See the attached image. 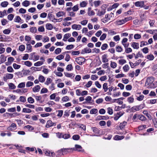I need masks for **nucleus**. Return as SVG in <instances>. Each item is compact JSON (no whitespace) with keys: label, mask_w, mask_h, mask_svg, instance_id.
I'll return each mask as SVG.
<instances>
[{"label":"nucleus","mask_w":157,"mask_h":157,"mask_svg":"<svg viewBox=\"0 0 157 157\" xmlns=\"http://www.w3.org/2000/svg\"><path fill=\"white\" fill-rule=\"evenodd\" d=\"M13 67L15 69H18L21 67V66L16 64L15 63H14L13 64Z\"/></svg>","instance_id":"obj_48"},{"label":"nucleus","mask_w":157,"mask_h":157,"mask_svg":"<svg viewBox=\"0 0 157 157\" xmlns=\"http://www.w3.org/2000/svg\"><path fill=\"white\" fill-rule=\"evenodd\" d=\"M38 31L40 32H43L44 31V28L43 26H40L38 29Z\"/></svg>","instance_id":"obj_55"},{"label":"nucleus","mask_w":157,"mask_h":157,"mask_svg":"<svg viewBox=\"0 0 157 157\" xmlns=\"http://www.w3.org/2000/svg\"><path fill=\"white\" fill-rule=\"evenodd\" d=\"M25 48V47L24 45H21L19 46V51L22 52L24 51Z\"/></svg>","instance_id":"obj_45"},{"label":"nucleus","mask_w":157,"mask_h":157,"mask_svg":"<svg viewBox=\"0 0 157 157\" xmlns=\"http://www.w3.org/2000/svg\"><path fill=\"white\" fill-rule=\"evenodd\" d=\"M85 59L84 58L81 57L76 58L75 59V61L77 63L81 65L82 64L83 62H84V61H83V60Z\"/></svg>","instance_id":"obj_5"},{"label":"nucleus","mask_w":157,"mask_h":157,"mask_svg":"<svg viewBox=\"0 0 157 157\" xmlns=\"http://www.w3.org/2000/svg\"><path fill=\"white\" fill-rule=\"evenodd\" d=\"M69 150H71V148H63L59 151H58L60 153H62V154L63 155L68 152Z\"/></svg>","instance_id":"obj_4"},{"label":"nucleus","mask_w":157,"mask_h":157,"mask_svg":"<svg viewBox=\"0 0 157 157\" xmlns=\"http://www.w3.org/2000/svg\"><path fill=\"white\" fill-rule=\"evenodd\" d=\"M139 44L138 43L133 42L131 46L134 49H138L139 48Z\"/></svg>","instance_id":"obj_14"},{"label":"nucleus","mask_w":157,"mask_h":157,"mask_svg":"<svg viewBox=\"0 0 157 157\" xmlns=\"http://www.w3.org/2000/svg\"><path fill=\"white\" fill-rule=\"evenodd\" d=\"M34 71H40L41 70V68L39 67H33L31 68Z\"/></svg>","instance_id":"obj_51"},{"label":"nucleus","mask_w":157,"mask_h":157,"mask_svg":"<svg viewBox=\"0 0 157 157\" xmlns=\"http://www.w3.org/2000/svg\"><path fill=\"white\" fill-rule=\"evenodd\" d=\"M22 112L23 113H29L32 112V110L29 109L24 108L22 109Z\"/></svg>","instance_id":"obj_21"},{"label":"nucleus","mask_w":157,"mask_h":157,"mask_svg":"<svg viewBox=\"0 0 157 157\" xmlns=\"http://www.w3.org/2000/svg\"><path fill=\"white\" fill-rule=\"evenodd\" d=\"M132 51V49L130 48H127L125 49V52L126 53H129Z\"/></svg>","instance_id":"obj_56"},{"label":"nucleus","mask_w":157,"mask_h":157,"mask_svg":"<svg viewBox=\"0 0 157 157\" xmlns=\"http://www.w3.org/2000/svg\"><path fill=\"white\" fill-rule=\"evenodd\" d=\"M124 136H123L116 135L114 137V140H119L123 139L124 138Z\"/></svg>","instance_id":"obj_19"},{"label":"nucleus","mask_w":157,"mask_h":157,"mask_svg":"<svg viewBox=\"0 0 157 157\" xmlns=\"http://www.w3.org/2000/svg\"><path fill=\"white\" fill-rule=\"evenodd\" d=\"M61 49L60 48H58L55 50V53L56 54H58L61 52Z\"/></svg>","instance_id":"obj_52"},{"label":"nucleus","mask_w":157,"mask_h":157,"mask_svg":"<svg viewBox=\"0 0 157 157\" xmlns=\"http://www.w3.org/2000/svg\"><path fill=\"white\" fill-rule=\"evenodd\" d=\"M135 5L136 6L140 7H143L144 5V2L143 1L142 2H136L135 3Z\"/></svg>","instance_id":"obj_7"},{"label":"nucleus","mask_w":157,"mask_h":157,"mask_svg":"<svg viewBox=\"0 0 157 157\" xmlns=\"http://www.w3.org/2000/svg\"><path fill=\"white\" fill-rule=\"evenodd\" d=\"M101 1H95L93 3L95 6V7H96L99 6L100 4H101Z\"/></svg>","instance_id":"obj_28"},{"label":"nucleus","mask_w":157,"mask_h":157,"mask_svg":"<svg viewBox=\"0 0 157 157\" xmlns=\"http://www.w3.org/2000/svg\"><path fill=\"white\" fill-rule=\"evenodd\" d=\"M26 49L29 52L32 51V46H31L30 44H27Z\"/></svg>","instance_id":"obj_40"},{"label":"nucleus","mask_w":157,"mask_h":157,"mask_svg":"<svg viewBox=\"0 0 157 157\" xmlns=\"http://www.w3.org/2000/svg\"><path fill=\"white\" fill-rule=\"evenodd\" d=\"M14 59L12 57H9L8 59V62L6 63V65H10L12 62L13 61Z\"/></svg>","instance_id":"obj_9"},{"label":"nucleus","mask_w":157,"mask_h":157,"mask_svg":"<svg viewBox=\"0 0 157 157\" xmlns=\"http://www.w3.org/2000/svg\"><path fill=\"white\" fill-rule=\"evenodd\" d=\"M108 47V46L107 44H104L102 45L101 48L102 50H104L107 48Z\"/></svg>","instance_id":"obj_36"},{"label":"nucleus","mask_w":157,"mask_h":157,"mask_svg":"<svg viewBox=\"0 0 157 157\" xmlns=\"http://www.w3.org/2000/svg\"><path fill=\"white\" fill-rule=\"evenodd\" d=\"M105 9H102L101 11H98L97 13V15L98 16H101L104 14L105 13Z\"/></svg>","instance_id":"obj_16"},{"label":"nucleus","mask_w":157,"mask_h":157,"mask_svg":"<svg viewBox=\"0 0 157 157\" xmlns=\"http://www.w3.org/2000/svg\"><path fill=\"white\" fill-rule=\"evenodd\" d=\"M65 14V13L63 11H60L56 13V15L58 17L63 16Z\"/></svg>","instance_id":"obj_24"},{"label":"nucleus","mask_w":157,"mask_h":157,"mask_svg":"<svg viewBox=\"0 0 157 157\" xmlns=\"http://www.w3.org/2000/svg\"><path fill=\"white\" fill-rule=\"evenodd\" d=\"M28 102L32 104L34 102V99L32 97H29L27 99Z\"/></svg>","instance_id":"obj_34"},{"label":"nucleus","mask_w":157,"mask_h":157,"mask_svg":"<svg viewBox=\"0 0 157 157\" xmlns=\"http://www.w3.org/2000/svg\"><path fill=\"white\" fill-rule=\"evenodd\" d=\"M116 51L118 52H121L123 50V49L121 47L118 45L116 46Z\"/></svg>","instance_id":"obj_22"},{"label":"nucleus","mask_w":157,"mask_h":157,"mask_svg":"<svg viewBox=\"0 0 157 157\" xmlns=\"http://www.w3.org/2000/svg\"><path fill=\"white\" fill-rule=\"evenodd\" d=\"M67 70L68 71H71L73 69V67L71 64H68L67 65L66 68Z\"/></svg>","instance_id":"obj_37"},{"label":"nucleus","mask_w":157,"mask_h":157,"mask_svg":"<svg viewBox=\"0 0 157 157\" xmlns=\"http://www.w3.org/2000/svg\"><path fill=\"white\" fill-rule=\"evenodd\" d=\"M11 30L9 29H7L3 31V33L4 34H8L10 32Z\"/></svg>","instance_id":"obj_58"},{"label":"nucleus","mask_w":157,"mask_h":157,"mask_svg":"<svg viewBox=\"0 0 157 157\" xmlns=\"http://www.w3.org/2000/svg\"><path fill=\"white\" fill-rule=\"evenodd\" d=\"M17 128V126L14 123H12L10 126L7 129L11 131L15 130Z\"/></svg>","instance_id":"obj_6"},{"label":"nucleus","mask_w":157,"mask_h":157,"mask_svg":"<svg viewBox=\"0 0 157 157\" xmlns=\"http://www.w3.org/2000/svg\"><path fill=\"white\" fill-rule=\"evenodd\" d=\"M22 4L23 6L27 7L29 5V2L28 1L25 0L22 3Z\"/></svg>","instance_id":"obj_31"},{"label":"nucleus","mask_w":157,"mask_h":157,"mask_svg":"<svg viewBox=\"0 0 157 157\" xmlns=\"http://www.w3.org/2000/svg\"><path fill=\"white\" fill-rule=\"evenodd\" d=\"M43 62L42 61H38L34 63V65L35 66H39L42 65Z\"/></svg>","instance_id":"obj_49"},{"label":"nucleus","mask_w":157,"mask_h":157,"mask_svg":"<svg viewBox=\"0 0 157 157\" xmlns=\"http://www.w3.org/2000/svg\"><path fill=\"white\" fill-rule=\"evenodd\" d=\"M33 85V82L29 81L26 83V86L27 87H29L32 86Z\"/></svg>","instance_id":"obj_63"},{"label":"nucleus","mask_w":157,"mask_h":157,"mask_svg":"<svg viewBox=\"0 0 157 157\" xmlns=\"http://www.w3.org/2000/svg\"><path fill=\"white\" fill-rule=\"evenodd\" d=\"M91 50L90 48H86L82 49V54H85L87 53H91Z\"/></svg>","instance_id":"obj_8"},{"label":"nucleus","mask_w":157,"mask_h":157,"mask_svg":"<svg viewBox=\"0 0 157 157\" xmlns=\"http://www.w3.org/2000/svg\"><path fill=\"white\" fill-rule=\"evenodd\" d=\"M82 147L79 145L78 144H75V148H71V150H75V151H77L79 152L82 151V152H83L84 151V150L82 149Z\"/></svg>","instance_id":"obj_2"},{"label":"nucleus","mask_w":157,"mask_h":157,"mask_svg":"<svg viewBox=\"0 0 157 157\" xmlns=\"http://www.w3.org/2000/svg\"><path fill=\"white\" fill-rule=\"evenodd\" d=\"M107 54H105L102 56V61L103 63H106L108 61V59H107Z\"/></svg>","instance_id":"obj_15"},{"label":"nucleus","mask_w":157,"mask_h":157,"mask_svg":"<svg viewBox=\"0 0 157 157\" xmlns=\"http://www.w3.org/2000/svg\"><path fill=\"white\" fill-rule=\"evenodd\" d=\"M20 100L21 102H25L26 101V98L25 96H20Z\"/></svg>","instance_id":"obj_44"},{"label":"nucleus","mask_w":157,"mask_h":157,"mask_svg":"<svg viewBox=\"0 0 157 157\" xmlns=\"http://www.w3.org/2000/svg\"><path fill=\"white\" fill-rule=\"evenodd\" d=\"M46 155L48 156H53V155L54 154L53 152H50L49 151H47L45 153Z\"/></svg>","instance_id":"obj_42"},{"label":"nucleus","mask_w":157,"mask_h":157,"mask_svg":"<svg viewBox=\"0 0 157 157\" xmlns=\"http://www.w3.org/2000/svg\"><path fill=\"white\" fill-rule=\"evenodd\" d=\"M21 20V17L18 16H16L14 19V21L15 22L19 23Z\"/></svg>","instance_id":"obj_29"},{"label":"nucleus","mask_w":157,"mask_h":157,"mask_svg":"<svg viewBox=\"0 0 157 157\" xmlns=\"http://www.w3.org/2000/svg\"><path fill=\"white\" fill-rule=\"evenodd\" d=\"M138 118L140 120L143 121H145L146 120V117L142 115L139 116Z\"/></svg>","instance_id":"obj_32"},{"label":"nucleus","mask_w":157,"mask_h":157,"mask_svg":"<svg viewBox=\"0 0 157 157\" xmlns=\"http://www.w3.org/2000/svg\"><path fill=\"white\" fill-rule=\"evenodd\" d=\"M8 3L7 2L4 1L1 3V6L3 7H6L8 5Z\"/></svg>","instance_id":"obj_38"},{"label":"nucleus","mask_w":157,"mask_h":157,"mask_svg":"<svg viewBox=\"0 0 157 157\" xmlns=\"http://www.w3.org/2000/svg\"><path fill=\"white\" fill-rule=\"evenodd\" d=\"M108 113L110 115H112L113 113V110L110 107L107 108Z\"/></svg>","instance_id":"obj_54"},{"label":"nucleus","mask_w":157,"mask_h":157,"mask_svg":"<svg viewBox=\"0 0 157 157\" xmlns=\"http://www.w3.org/2000/svg\"><path fill=\"white\" fill-rule=\"evenodd\" d=\"M6 14V10H3V12L2 11L0 12V17H2L5 15V14Z\"/></svg>","instance_id":"obj_57"},{"label":"nucleus","mask_w":157,"mask_h":157,"mask_svg":"<svg viewBox=\"0 0 157 157\" xmlns=\"http://www.w3.org/2000/svg\"><path fill=\"white\" fill-rule=\"evenodd\" d=\"M74 46L73 45H68L66 47V49L67 50H70L71 49L73 48H74Z\"/></svg>","instance_id":"obj_61"},{"label":"nucleus","mask_w":157,"mask_h":157,"mask_svg":"<svg viewBox=\"0 0 157 157\" xmlns=\"http://www.w3.org/2000/svg\"><path fill=\"white\" fill-rule=\"evenodd\" d=\"M6 57H5L4 55H1L0 56L1 61V63H3L6 61Z\"/></svg>","instance_id":"obj_23"},{"label":"nucleus","mask_w":157,"mask_h":157,"mask_svg":"<svg viewBox=\"0 0 157 157\" xmlns=\"http://www.w3.org/2000/svg\"><path fill=\"white\" fill-rule=\"evenodd\" d=\"M98 112V110L96 109H93L91 110L90 113L91 114H96Z\"/></svg>","instance_id":"obj_43"},{"label":"nucleus","mask_w":157,"mask_h":157,"mask_svg":"<svg viewBox=\"0 0 157 157\" xmlns=\"http://www.w3.org/2000/svg\"><path fill=\"white\" fill-rule=\"evenodd\" d=\"M9 89L10 90H13L16 88V86L12 83H10L8 84Z\"/></svg>","instance_id":"obj_18"},{"label":"nucleus","mask_w":157,"mask_h":157,"mask_svg":"<svg viewBox=\"0 0 157 157\" xmlns=\"http://www.w3.org/2000/svg\"><path fill=\"white\" fill-rule=\"evenodd\" d=\"M154 78L153 77H148L146 79L145 84V86L147 87L148 88H150L151 86L150 85L153 83L154 81Z\"/></svg>","instance_id":"obj_1"},{"label":"nucleus","mask_w":157,"mask_h":157,"mask_svg":"<svg viewBox=\"0 0 157 157\" xmlns=\"http://www.w3.org/2000/svg\"><path fill=\"white\" fill-rule=\"evenodd\" d=\"M14 17V15L13 14H10L8 16V19L10 21H12Z\"/></svg>","instance_id":"obj_62"},{"label":"nucleus","mask_w":157,"mask_h":157,"mask_svg":"<svg viewBox=\"0 0 157 157\" xmlns=\"http://www.w3.org/2000/svg\"><path fill=\"white\" fill-rule=\"evenodd\" d=\"M73 139L74 140H78L80 138V136L78 135H75L72 137Z\"/></svg>","instance_id":"obj_41"},{"label":"nucleus","mask_w":157,"mask_h":157,"mask_svg":"<svg viewBox=\"0 0 157 157\" xmlns=\"http://www.w3.org/2000/svg\"><path fill=\"white\" fill-rule=\"evenodd\" d=\"M110 66L112 68H114L117 67V64L115 62H111L110 64Z\"/></svg>","instance_id":"obj_53"},{"label":"nucleus","mask_w":157,"mask_h":157,"mask_svg":"<svg viewBox=\"0 0 157 157\" xmlns=\"http://www.w3.org/2000/svg\"><path fill=\"white\" fill-rule=\"evenodd\" d=\"M25 86V82H22L19 83L18 86L17 87L18 88H24Z\"/></svg>","instance_id":"obj_30"},{"label":"nucleus","mask_w":157,"mask_h":157,"mask_svg":"<svg viewBox=\"0 0 157 157\" xmlns=\"http://www.w3.org/2000/svg\"><path fill=\"white\" fill-rule=\"evenodd\" d=\"M72 28L73 29L79 30L81 28V26L80 25L74 24L72 25Z\"/></svg>","instance_id":"obj_10"},{"label":"nucleus","mask_w":157,"mask_h":157,"mask_svg":"<svg viewBox=\"0 0 157 157\" xmlns=\"http://www.w3.org/2000/svg\"><path fill=\"white\" fill-rule=\"evenodd\" d=\"M106 34L105 33H103L100 37V40H104L106 37Z\"/></svg>","instance_id":"obj_50"},{"label":"nucleus","mask_w":157,"mask_h":157,"mask_svg":"<svg viewBox=\"0 0 157 157\" xmlns=\"http://www.w3.org/2000/svg\"><path fill=\"white\" fill-rule=\"evenodd\" d=\"M30 31L32 33H36L37 31L36 28L35 27H31L30 29Z\"/></svg>","instance_id":"obj_26"},{"label":"nucleus","mask_w":157,"mask_h":157,"mask_svg":"<svg viewBox=\"0 0 157 157\" xmlns=\"http://www.w3.org/2000/svg\"><path fill=\"white\" fill-rule=\"evenodd\" d=\"M39 80L41 82H43L45 81V78L43 76L40 75L39 77Z\"/></svg>","instance_id":"obj_46"},{"label":"nucleus","mask_w":157,"mask_h":157,"mask_svg":"<svg viewBox=\"0 0 157 157\" xmlns=\"http://www.w3.org/2000/svg\"><path fill=\"white\" fill-rule=\"evenodd\" d=\"M147 59L149 60H152L154 59V57L153 55L152 54H150L149 55H147Z\"/></svg>","instance_id":"obj_35"},{"label":"nucleus","mask_w":157,"mask_h":157,"mask_svg":"<svg viewBox=\"0 0 157 157\" xmlns=\"http://www.w3.org/2000/svg\"><path fill=\"white\" fill-rule=\"evenodd\" d=\"M52 81V80L50 78H48L46 82H45V84L48 85L49 84L51 83Z\"/></svg>","instance_id":"obj_39"},{"label":"nucleus","mask_w":157,"mask_h":157,"mask_svg":"<svg viewBox=\"0 0 157 157\" xmlns=\"http://www.w3.org/2000/svg\"><path fill=\"white\" fill-rule=\"evenodd\" d=\"M54 16L51 13H49L48 14V18H49V19L52 20L54 18Z\"/></svg>","instance_id":"obj_47"},{"label":"nucleus","mask_w":157,"mask_h":157,"mask_svg":"<svg viewBox=\"0 0 157 157\" xmlns=\"http://www.w3.org/2000/svg\"><path fill=\"white\" fill-rule=\"evenodd\" d=\"M143 113L146 115L147 117L149 119L151 120V117L150 113H148L147 112L146 110H144L143 112Z\"/></svg>","instance_id":"obj_17"},{"label":"nucleus","mask_w":157,"mask_h":157,"mask_svg":"<svg viewBox=\"0 0 157 157\" xmlns=\"http://www.w3.org/2000/svg\"><path fill=\"white\" fill-rule=\"evenodd\" d=\"M108 84L106 82H105L104 83L103 85V88L104 90V91L105 92H106L108 90Z\"/></svg>","instance_id":"obj_20"},{"label":"nucleus","mask_w":157,"mask_h":157,"mask_svg":"<svg viewBox=\"0 0 157 157\" xmlns=\"http://www.w3.org/2000/svg\"><path fill=\"white\" fill-rule=\"evenodd\" d=\"M13 76V74L7 73L6 74L5 76L3 77V79L4 81L6 82L7 79L12 78Z\"/></svg>","instance_id":"obj_3"},{"label":"nucleus","mask_w":157,"mask_h":157,"mask_svg":"<svg viewBox=\"0 0 157 157\" xmlns=\"http://www.w3.org/2000/svg\"><path fill=\"white\" fill-rule=\"evenodd\" d=\"M24 64L29 67H30L32 65V63L29 61L24 62Z\"/></svg>","instance_id":"obj_27"},{"label":"nucleus","mask_w":157,"mask_h":157,"mask_svg":"<svg viewBox=\"0 0 157 157\" xmlns=\"http://www.w3.org/2000/svg\"><path fill=\"white\" fill-rule=\"evenodd\" d=\"M123 69L125 72H127L129 69V67L128 65L126 64L123 67Z\"/></svg>","instance_id":"obj_33"},{"label":"nucleus","mask_w":157,"mask_h":157,"mask_svg":"<svg viewBox=\"0 0 157 157\" xmlns=\"http://www.w3.org/2000/svg\"><path fill=\"white\" fill-rule=\"evenodd\" d=\"M46 29H47L50 30L52 29L53 26L50 23H47L46 24Z\"/></svg>","instance_id":"obj_25"},{"label":"nucleus","mask_w":157,"mask_h":157,"mask_svg":"<svg viewBox=\"0 0 157 157\" xmlns=\"http://www.w3.org/2000/svg\"><path fill=\"white\" fill-rule=\"evenodd\" d=\"M109 117L107 116H98L97 117V119L99 120H107L109 119Z\"/></svg>","instance_id":"obj_12"},{"label":"nucleus","mask_w":157,"mask_h":157,"mask_svg":"<svg viewBox=\"0 0 157 157\" xmlns=\"http://www.w3.org/2000/svg\"><path fill=\"white\" fill-rule=\"evenodd\" d=\"M98 78V77L96 75H92L91 76V78L93 80H95Z\"/></svg>","instance_id":"obj_64"},{"label":"nucleus","mask_w":157,"mask_h":157,"mask_svg":"<svg viewBox=\"0 0 157 157\" xmlns=\"http://www.w3.org/2000/svg\"><path fill=\"white\" fill-rule=\"evenodd\" d=\"M95 84L97 87L98 88H101V85L99 83V82L98 81H96L95 82Z\"/></svg>","instance_id":"obj_60"},{"label":"nucleus","mask_w":157,"mask_h":157,"mask_svg":"<svg viewBox=\"0 0 157 157\" xmlns=\"http://www.w3.org/2000/svg\"><path fill=\"white\" fill-rule=\"evenodd\" d=\"M53 125H55V124H53L52 121H51L49 120L47 122L46 127L47 128H49Z\"/></svg>","instance_id":"obj_13"},{"label":"nucleus","mask_w":157,"mask_h":157,"mask_svg":"<svg viewBox=\"0 0 157 157\" xmlns=\"http://www.w3.org/2000/svg\"><path fill=\"white\" fill-rule=\"evenodd\" d=\"M40 89V86L39 85H37L33 88V90L34 92H39Z\"/></svg>","instance_id":"obj_11"},{"label":"nucleus","mask_w":157,"mask_h":157,"mask_svg":"<svg viewBox=\"0 0 157 157\" xmlns=\"http://www.w3.org/2000/svg\"><path fill=\"white\" fill-rule=\"evenodd\" d=\"M103 101V99L102 98H100L97 99L96 101V102L97 103L99 104L102 103Z\"/></svg>","instance_id":"obj_59"}]
</instances>
